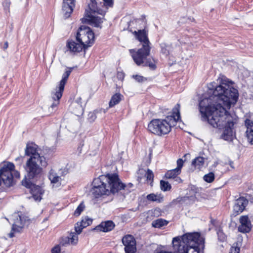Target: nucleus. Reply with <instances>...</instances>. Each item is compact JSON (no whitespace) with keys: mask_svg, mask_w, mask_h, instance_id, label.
I'll return each mask as SVG.
<instances>
[{"mask_svg":"<svg viewBox=\"0 0 253 253\" xmlns=\"http://www.w3.org/2000/svg\"><path fill=\"white\" fill-rule=\"evenodd\" d=\"M219 84L211 83L208 85L210 90L212 92L213 96L204 98L199 101V111L203 121L210 124L213 114L215 116L225 113L226 109L223 105L230 108L232 104H235L239 97L238 91L231 86L229 82L225 77L218 80Z\"/></svg>","mask_w":253,"mask_h":253,"instance_id":"f257e3e1","label":"nucleus"},{"mask_svg":"<svg viewBox=\"0 0 253 253\" xmlns=\"http://www.w3.org/2000/svg\"><path fill=\"white\" fill-rule=\"evenodd\" d=\"M92 185L91 192L96 198L103 195L114 194L122 189H126L127 192H129L130 191L128 188L133 186L131 183L127 185L123 183L117 173H108L100 175L94 179Z\"/></svg>","mask_w":253,"mask_h":253,"instance_id":"f03ea898","label":"nucleus"},{"mask_svg":"<svg viewBox=\"0 0 253 253\" xmlns=\"http://www.w3.org/2000/svg\"><path fill=\"white\" fill-rule=\"evenodd\" d=\"M204 239L198 233H187L172 240L174 252L177 253H203Z\"/></svg>","mask_w":253,"mask_h":253,"instance_id":"7ed1b4c3","label":"nucleus"},{"mask_svg":"<svg viewBox=\"0 0 253 253\" xmlns=\"http://www.w3.org/2000/svg\"><path fill=\"white\" fill-rule=\"evenodd\" d=\"M179 110L180 105L177 104L173 109L172 115L168 116L164 119H153L148 125V130L160 136L168 134L171 127L174 126L180 118Z\"/></svg>","mask_w":253,"mask_h":253,"instance_id":"20e7f679","label":"nucleus"},{"mask_svg":"<svg viewBox=\"0 0 253 253\" xmlns=\"http://www.w3.org/2000/svg\"><path fill=\"white\" fill-rule=\"evenodd\" d=\"M213 114L212 119L210 120V124L213 127L219 129L224 126L221 138L225 140L231 141L233 137V128L236 123V119H234L232 115L226 110L225 113L220 114L218 116H215L216 114Z\"/></svg>","mask_w":253,"mask_h":253,"instance_id":"39448f33","label":"nucleus"},{"mask_svg":"<svg viewBox=\"0 0 253 253\" xmlns=\"http://www.w3.org/2000/svg\"><path fill=\"white\" fill-rule=\"evenodd\" d=\"M134 34L141 43L142 47L137 51L134 49H130L129 51L134 62L138 66H140L144 62V60L150 54L151 43L148 38L147 32L145 29L134 31Z\"/></svg>","mask_w":253,"mask_h":253,"instance_id":"423d86ee","label":"nucleus"},{"mask_svg":"<svg viewBox=\"0 0 253 253\" xmlns=\"http://www.w3.org/2000/svg\"><path fill=\"white\" fill-rule=\"evenodd\" d=\"M14 165L10 162L4 164L0 169V186L9 187L13 184V177L20 178V173L14 171Z\"/></svg>","mask_w":253,"mask_h":253,"instance_id":"0eeeda50","label":"nucleus"},{"mask_svg":"<svg viewBox=\"0 0 253 253\" xmlns=\"http://www.w3.org/2000/svg\"><path fill=\"white\" fill-rule=\"evenodd\" d=\"M41 166L43 167L47 166L45 158L37 159L36 157H32L27 161L24 168L29 179H33L41 173L42 168Z\"/></svg>","mask_w":253,"mask_h":253,"instance_id":"6e6552de","label":"nucleus"},{"mask_svg":"<svg viewBox=\"0 0 253 253\" xmlns=\"http://www.w3.org/2000/svg\"><path fill=\"white\" fill-rule=\"evenodd\" d=\"M76 41L80 42L83 44L85 51L88 47H90L94 43V34L91 29L86 26H81L77 34Z\"/></svg>","mask_w":253,"mask_h":253,"instance_id":"1a4fd4ad","label":"nucleus"},{"mask_svg":"<svg viewBox=\"0 0 253 253\" xmlns=\"http://www.w3.org/2000/svg\"><path fill=\"white\" fill-rule=\"evenodd\" d=\"M72 70L73 68H70L65 71L62 76V79L60 81L58 86L56 87L55 91L51 93V98L53 100V102L50 106L51 108L53 109L59 105V100L62 96L65 85Z\"/></svg>","mask_w":253,"mask_h":253,"instance_id":"9d476101","label":"nucleus"},{"mask_svg":"<svg viewBox=\"0 0 253 253\" xmlns=\"http://www.w3.org/2000/svg\"><path fill=\"white\" fill-rule=\"evenodd\" d=\"M22 184L26 187L30 189V192L35 201H41L43 191L40 186L36 185L27 179L23 180Z\"/></svg>","mask_w":253,"mask_h":253,"instance_id":"9b49d317","label":"nucleus"},{"mask_svg":"<svg viewBox=\"0 0 253 253\" xmlns=\"http://www.w3.org/2000/svg\"><path fill=\"white\" fill-rule=\"evenodd\" d=\"M122 243L126 253H134L136 251V241L132 235L125 236L122 239Z\"/></svg>","mask_w":253,"mask_h":253,"instance_id":"f8f14e48","label":"nucleus"},{"mask_svg":"<svg viewBox=\"0 0 253 253\" xmlns=\"http://www.w3.org/2000/svg\"><path fill=\"white\" fill-rule=\"evenodd\" d=\"M183 161L182 159H179L177 161V167L171 170H168L165 174V177L167 178L175 179V181L180 183L182 181L181 178L177 176L181 172V169L183 165Z\"/></svg>","mask_w":253,"mask_h":253,"instance_id":"ddd939ff","label":"nucleus"},{"mask_svg":"<svg viewBox=\"0 0 253 253\" xmlns=\"http://www.w3.org/2000/svg\"><path fill=\"white\" fill-rule=\"evenodd\" d=\"M84 16L86 18L83 19V22H87L93 24L95 27L101 28V24L103 22L102 19L98 16H94L89 13L87 9H85Z\"/></svg>","mask_w":253,"mask_h":253,"instance_id":"4468645a","label":"nucleus"},{"mask_svg":"<svg viewBox=\"0 0 253 253\" xmlns=\"http://www.w3.org/2000/svg\"><path fill=\"white\" fill-rule=\"evenodd\" d=\"M248 200L244 197H240L236 199L233 206V211L237 214L241 213L248 205Z\"/></svg>","mask_w":253,"mask_h":253,"instance_id":"2eb2a0df","label":"nucleus"},{"mask_svg":"<svg viewBox=\"0 0 253 253\" xmlns=\"http://www.w3.org/2000/svg\"><path fill=\"white\" fill-rule=\"evenodd\" d=\"M66 46L68 50L72 52L78 53L82 51L85 46L83 45L80 42L76 41L75 40L69 39L67 41Z\"/></svg>","mask_w":253,"mask_h":253,"instance_id":"dca6fc26","label":"nucleus"},{"mask_svg":"<svg viewBox=\"0 0 253 253\" xmlns=\"http://www.w3.org/2000/svg\"><path fill=\"white\" fill-rule=\"evenodd\" d=\"M241 225L238 227V231L243 233H249L252 229V224L247 215L241 216L240 218Z\"/></svg>","mask_w":253,"mask_h":253,"instance_id":"f3484780","label":"nucleus"},{"mask_svg":"<svg viewBox=\"0 0 253 253\" xmlns=\"http://www.w3.org/2000/svg\"><path fill=\"white\" fill-rule=\"evenodd\" d=\"M75 5V0H63L62 11L65 19L70 16Z\"/></svg>","mask_w":253,"mask_h":253,"instance_id":"a211bd4d","label":"nucleus"},{"mask_svg":"<svg viewBox=\"0 0 253 253\" xmlns=\"http://www.w3.org/2000/svg\"><path fill=\"white\" fill-rule=\"evenodd\" d=\"M38 146L34 143H28L27 144L25 149V155L30 156V157H35L37 159H40L42 158H45L41 156L38 152Z\"/></svg>","mask_w":253,"mask_h":253,"instance_id":"6ab92c4d","label":"nucleus"},{"mask_svg":"<svg viewBox=\"0 0 253 253\" xmlns=\"http://www.w3.org/2000/svg\"><path fill=\"white\" fill-rule=\"evenodd\" d=\"M62 173L58 175L53 169H51L49 172L48 177L51 181V183L53 184H56V186H59L61 184L62 178L61 176H64L67 174V171L64 170L61 172Z\"/></svg>","mask_w":253,"mask_h":253,"instance_id":"aec40b11","label":"nucleus"},{"mask_svg":"<svg viewBox=\"0 0 253 253\" xmlns=\"http://www.w3.org/2000/svg\"><path fill=\"white\" fill-rule=\"evenodd\" d=\"M12 216L13 220L12 230L15 231L16 227L22 228L25 224L26 218L17 213L13 214Z\"/></svg>","mask_w":253,"mask_h":253,"instance_id":"412c9836","label":"nucleus"},{"mask_svg":"<svg viewBox=\"0 0 253 253\" xmlns=\"http://www.w3.org/2000/svg\"><path fill=\"white\" fill-rule=\"evenodd\" d=\"M245 125L247 128L246 131V137L248 142L253 144V121L247 119L245 121Z\"/></svg>","mask_w":253,"mask_h":253,"instance_id":"4be33fe9","label":"nucleus"},{"mask_svg":"<svg viewBox=\"0 0 253 253\" xmlns=\"http://www.w3.org/2000/svg\"><path fill=\"white\" fill-rule=\"evenodd\" d=\"M92 219L87 216L83 218L80 223H77V225L75 226L76 232H77L78 234H80L82 232L83 228L89 226L92 223Z\"/></svg>","mask_w":253,"mask_h":253,"instance_id":"5701e85b","label":"nucleus"},{"mask_svg":"<svg viewBox=\"0 0 253 253\" xmlns=\"http://www.w3.org/2000/svg\"><path fill=\"white\" fill-rule=\"evenodd\" d=\"M115 227L114 222L110 220L101 222L95 227V229L104 232L111 231Z\"/></svg>","mask_w":253,"mask_h":253,"instance_id":"b1692460","label":"nucleus"},{"mask_svg":"<svg viewBox=\"0 0 253 253\" xmlns=\"http://www.w3.org/2000/svg\"><path fill=\"white\" fill-rule=\"evenodd\" d=\"M86 9L89 13L90 12L91 14L95 13L101 15L104 14L102 10L98 8L96 0H90V2L88 3V8Z\"/></svg>","mask_w":253,"mask_h":253,"instance_id":"393cba45","label":"nucleus"},{"mask_svg":"<svg viewBox=\"0 0 253 253\" xmlns=\"http://www.w3.org/2000/svg\"><path fill=\"white\" fill-rule=\"evenodd\" d=\"M147 57L144 60V62L140 65L143 66L149 67L151 70H154L156 69V63L157 61L153 58H147Z\"/></svg>","mask_w":253,"mask_h":253,"instance_id":"a878e982","label":"nucleus"},{"mask_svg":"<svg viewBox=\"0 0 253 253\" xmlns=\"http://www.w3.org/2000/svg\"><path fill=\"white\" fill-rule=\"evenodd\" d=\"M168 223V221L162 218H159L152 221V226L155 228H161Z\"/></svg>","mask_w":253,"mask_h":253,"instance_id":"bb28decb","label":"nucleus"},{"mask_svg":"<svg viewBox=\"0 0 253 253\" xmlns=\"http://www.w3.org/2000/svg\"><path fill=\"white\" fill-rule=\"evenodd\" d=\"M205 163V159L203 157H198L194 159L192 162V165L198 169H201Z\"/></svg>","mask_w":253,"mask_h":253,"instance_id":"cd10ccee","label":"nucleus"},{"mask_svg":"<svg viewBox=\"0 0 253 253\" xmlns=\"http://www.w3.org/2000/svg\"><path fill=\"white\" fill-rule=\"evenodd\" d=\"M122 97L123 95L120 93L115 94L112 96L111 99L109 102V107H112L116 104H118L122 100Z\"/></svg>","mask_w":253,"mask_h":253,"instance_id":"c85d7f7f","label":"nucleus"},{"mask_svg":"<svg viewBox=\"0 0 253 253\" xmlns=\"http://www.w3.org/2000/svg\"><path fill=\"white\" fill-rule=\"evenodd\" d=\"M160 45L161 47V52L165 56L169 55L172 49L171 45L163 42L160 43Z\"/></svg>","mask_w":253,"mask_h":253,"instance_id":"c756f323","label":"nucleus"},{"mask_svg":"<svg viewBox=\"0 0 253 253\" xmlns=\"http://www.w3.org/2000/svg\"><path fill=\"white\" fill-rule=\"evenodd\" d=\"M146 198L147 200L151 202L161 203L163 201V197L160 195H156L154 193L148 194Z\"/></svg>","mask_w":253,"mask_h":253,"instance_id":"7c9ffc66","label":"nucleus"},{"mask_svg":"<svg viewBox=\"0 0 253 253\" xmlns=\"http://www.w3.org/2000/svg\"><path fill=\"white\" fill-rule=\"evenodd\" d=\"M74 108L73 110L74 113L77 116H80L83 114L84 109L82 106L79 103H75L73 104Z\"/></svg>","mask_w":253,"mask_h":253,"instance_id":"2f4dec72","label":"nucleus"},{"mask_svg":"<svg viewBox=\"0 0 253 253\" xmlns=\"http://www.w3.org/2000/svg\"><path fill=\"white\" fill-rule=\"evenodd\" d=\"M78 233H71L68 236L69 239H70V243L73 245H75L77 244L78 241Z\"/></svg>","mask_w":253,"mask_h":253,"instance_id":"473e14b6","label":"nucleus"},{"mask_svg":"<svg viewBox=\"0 0 253 253\" xmlns=\"http://www.w3.org/2000/svg\"><path fill=\"white\" fill-rule=\"evenodd\" d=\"M161 189L163 191H167L170 190L171 187L170 184L167 181L164 180L160 181Z\"/></svg>","mask_w":253,"mask_h":253,"instance_id":"72a5a7b5","label":"nucleus"},{"mask_svg":"<svg viewBox=\"0 0 253 253\" xmlns=\"http://www.w3.org/2000/svg\"><path fill=\"white\" fill-rule=\"evenodd\" d=\"M214 178V174L212 172H210L209 173L205 174L203 177L204 180L208 183H211L213 181Z\"/></svg>","mask_w":253,"mask_h":253,"instance_id":"f704fd0d","label":"nucleus"},{"mask_svg":"<svg viewBox=\"0 0 253 253\" xmlns=\"http://www.w3.org/2000/svg\"><path fill=\"white\" fill-rule=\"evenodd\" d=\"M85 209V205L84 202L80 203L79 206L77 207L75 211H74V215L76 216H79L82 212L84 211Z\"/></svg>","mask_w":253,"mask_h":253,"instance_id":"c9c22d12","label":"nucleus"},{"mask_svg":"<svg viewBox=\"0 0 253 253\" xmlns=\"http://www.w3.org/2000/svg\"><path fill=\"white\" fill-rule=\"evenodd\" d=\"M11 2L10 0H4L2 3L4 10L6 13L10 12V5Z\"/></svg>","mask_w":253,"mask_h":253,"instance_id":"e433bc0d","label":"nucleus"},{"mask_svg":"<svg viewBox=\"0 0 253 253\" xmlns=\"http://www.w3.org/2000/svg\"><path fill=\"white\" fill-rule=\"evenodd\" d=\"M218 240L221 242H224L226 239V235L221 230H218L217 232Z\"/></svg>","mask_w":253,"mask_h":253,"instance_id":"4c0bfd02","label":"nucleus"},{"mask_svg":"<svg viewBox=\"0 0 253 253\" xmlns=\"http://www.w3.org/2000/svg\"><path fill=\"white\" fill-rule=\"evenodd\" d=\"M145 175L148 180H149L151 182L153 181L154 174L151 170L148 169L146 172Z\"/></svg>","mask_w":253,"mask_h":253,"instance_id":"58836bf2","label":"nucleus"},{"mask_svg":"<svg viewBox=\"0 0 253 253\" xmlns=\"http://www.w3.org/2000/svg\"><path fill=\"white\" fill-rule=\"evenodd\" d=\"M103 5L106 8L112 7L114 5V0H103Z\"/></svg>","mask_w":253,"mask_h":253,"instance_id":"ea45409f","label":"nucleus"},{"mask_svg":"<svg viewBox=\"0 0 253 253\" xmlns=\"http://www.w3.org/2000/svg\"><path fill=\"white\" fill-rule=\"evenodd\" d=\"M132 78L138 83H142L147 80L144 77L140 75H133Z\"/></svg>","mask_w":253,"mask_h":253,"instance_id":"a19ab883","label":"nucleus"},{"mask_svg":"<svg viewBox=\"0 0 253 253\" xmlns=\"http://www.w3.org/2000/svg\"><path fill=\"white\" fill-rule=\"evenodd\" d=\"M96 113H97V111H94V112H90L88 114V119L90 122H93L96 119V118L97 117Z\"/></svg>","mask_w":253,"mask_h":253,"instance_id":"79ce46f5","label":"nucleus"},{"mask_svg":"<svg viewBox=\"0 0 253 253\" xmlns=\"http://www.w3.org/2000/svg\"><path fill=\"white\" fill-rule=\"evenodd\" d=\"M60 244V245L63 246H66L67 245L70 244V239H69L68 236L62 237L61 239Z\"/></svg>","mask_w":253,"mask_h":253,"instance_id":"37998d69","label":"nucleus"},{"mask_svg":"<svg viewBox=\"0 0 253 253\" xmlns=\"http://www.w3.org/2000/svg\"><path fill=\"white\" fill-rule=\"evenodd\" d=\"M24 157L23 156H19L15 159V162L17 163V164L19 166H21L23 163Z\"/></svg>","mask_w":253,"mask_h":253,"instance_id":"c03bdc74","label":"nucleus"},{"mask_svg":"<svg viewBox=\"0 0 253 253\" xmlns=\"http://www.w3.org/2000/svg\"><path fill=\"white\" fill-rule=\"evenodd\" d=\"M240 248L236 246H233L231 248L230 252L229 253H240Z\"/></svg>","mask_w":253,"mask_h":253,"instance_id":"a18cd8bd","label":"nucleus"},{"mask_svg":"<svg viewBox=\"0 0 253 253\" xmlns=\"http://www.w3.org/2000/svg\"><path fill=\"white\" fill-rule=\"evenodd\" d=\"M51 253H60V247L59 245L55 246L51 250Z\"/></svg>","mask_w":253,"mask_h":253,"instance_id":"49530a36","label":"nucleus"},{"mask_svg":"<svg viewBox=\"0 0 253 253\" xmlns=\"http://www.w3.org/2000/svg\"><path fill=\"white\" fill-rule=\"evenodd\" d=\"M155 253H169V252L162 250L161 249H157Z\"/></svg>","mask_w":253,"mask_h":253,"instance_id":"de8ad7c7","label":"nucleus"},{"mask_svg":"<svg viewBox=\"0 0 253 253\" xmlns=\"http://www.w3.org/2000/svg\"><path fill=\"white\" fill-rule=\"evenodd\" d=\"M124 77V73L122 72H118L117 74V77L119 79H123Z\"/></svg>","mask_w":253,"mask_h":253,"instance_id":"09e8293b","label":"nucleus"},{"mask_svg":"<svg viewBox=\"0 0 253 253\" xmlns=\"http://www.w3.org/2000/svg\"><path fill=\"white\" fill-rule=\"evenodd\" d=\"M8 46V42H5L4 43V45H3V49L5 50L7 48Z\"/></svg>","mask_w":253,"mask_h":253,"instance_id":"8fccbe9b","label":"nucleus"},{"mask_svg":"<svg viewBox=\"0 0 253 253\" xmlns=\"http://www.w3.org/2000/svg\"><path fill=\"white\" fill-rule=\"evenodd\" d=\"M9 236L10 238H12L13 237H14V233L13 232H10L9 234Z\"/></svg>","mask_w":253,"mask_h":253,"instance_id":"3c124183","label":"nucleus"}]
</instances>
